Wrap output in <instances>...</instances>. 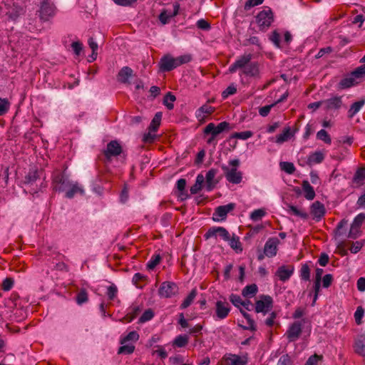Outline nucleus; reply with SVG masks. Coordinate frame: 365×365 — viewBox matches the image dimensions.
<instances>
[{"label": "nucleus", "mask_w": 365, "mask_h": 365, "mask_svg": "<svg viewBox=\"0 0 365 365\" xmlns=\"http://www.w3.org/2000/svg\"><path fill=\"white\" fill-rule=\"evenodd\" d=\"M192 60V57L189 54L180 56L176 58H173L170 55L163 56L159 61L160 70L163 72L170 71L175 68L189 63Z\"/></svg>", "instance_id": "1"}, {"label": "nucleus", "mask_w": 365, "mask_h": 365, "mask_svg": "<svg viewBox=\"0 0 365 365\" xmlns=\"http://www.w3.org/2000/svg\"><path fill=\"white\" fill-rule=\"evenodd\" d=\"M365 79V64H363L346 77L342 78L339 83V87L341 89L349 88L361 83Z\"/></svg>", "instance_id": "2"}, {"label": "nucleus", "mask_w": 365, "mask_h": 365, "mask_svg": "<svg viewBox=\"0 0 365 365\" xmlns=\"http://www.w3.org/2000/svg\"><path fill=\"white\" fill-rule=\"evenodd\" d=\"M41 21L46 22L53 18L56 14V7L50 0H43L38 11Z\"/></svg>", "instance_id": "3"}, {"label": "nucleus", "mask_w": 365, "mask_h": 365, "mask_svg": "<svg viewBox=\"0 0 365 365\" xmlns=\"http://www.w3.org/2000/svg\"><path fill=\"white\" fill-rule=\"evenodd\" d=\"M274 21L273 14L270 9L261 11L256 16V22L262 31H266Z\"/></svg>", "instance_id": "4"}, {"label": "nucleus", "mask_w": 365, "mask_h": 365, "mask_svg": "<svg viewBox=\"0 0 365 365\" xmlns=\"http://www.w3.org/2000/svg\"><path fill=\"white\" fill-rule=\"evenodd\" d=\"M273 307V299L269 295L262 294L256 301L255 310L257 313L267 314Z\"/></svg>", "instance_id": "5"}, {"label": "nucleus", "mask_w": 365, "mask_h": 365, "mask_svg": "<svg viewBox=\"0 0 365 365\" xmlns=\"http://www.w3.org/2000/svg\"><path fill=\"white\" fill-rule=\"evenodd\" d=\"M71 182L63 173H58L53 178V190L58 192H64L68 188Z\"/></svg>", "instance_id": "6"}, {"label": "nucleus", "mask_w": 365, "mask_h": 365, "mask_svg": "<svg viewBox=\"0 0 365 365\" xmlns=\"http://www.w3.org/2000/svg\"><path fill=\"white\" fill-rule=\"evenodd\" d=\"M122 152V146L115 140L107 144L106 148L103 150V155L106 161H110L113 158L120 155Z\"/></svg>", "instance_id": "7"}, {"label": "nucleus", "mask_w": 365, "mask_h": 365, "mask_svg": "<svg viewBox=\"0 0 365 365\" xmlns=\"http://www.w3.org/2000/svg\"><path fill=\"white\" fill-rule=\"evenodd\" d=\"M230 310L231 308L228 302L218 300L215 302L213 318L215 320H222L229 315Z\"/></svg>", "instance_id": "8"}, {"label": "nucleus", "mask_w": 365, "mask_h": 365, "mask_svg": "<svg viewBox=\"0 0 365 365\" xmlns=\"http://www.w3.org/2000/svg\"><path fill=\"white\" fill-rule=\"evenodd\" d=\"M252 58L251 53H245L239 56L236 61L229 67L230 73H235L237 70H243L247 66Z\"/></svg>", "instance_id": "9"}, {"label": "nucleus", "mask_w": 365, "mask_h": 365, "mask_svg": "<svg viewBox=\"0 0 365 365\" xmlns=\"http://www.w3.org/2000/svg\"><path fill=\"white\" fill-rule=\"evenodd\" d=\"M302 332V322L297 321L290 324L285 333V336L289 342H294L299 338Z\"/></svg>", "instance_id": "10"}, {"label": "nucleus", "mask_w": 365, "mask_h": 365, "mask_svg": "<svg viewBox=\"0 0 365 365\" xmlns=\"http://www.w3.org/2000/svg\"><path fill=\"white\" fill-rule=\"evenodd\" d=\"M158 292L161 297L170 298L178 293V287L173 282H164L161 284Z\"/></svg>", "instance_id": "11"}, {"label": "nucleus", "mask_w": 365, "mask_h": 365, "mask_svg": "<svg viewBox=\"0 0 365 365\" xmlns=\"http://www.w3.org/2000/svg\"><path fill=\"white\" fill-rule=\"evenodd\" d=\"M222 169L223 170L225 178L228 182L233 184H239L241 182L242 174L240 171H238L237 168H229L227 166L223 165Z\"/></svg>", "instance_id": "12"}, {"label": "nucleus", "mask_w": 365, "mask_h": 365, "mask_svg": "<svg viewBox=\"0 0 365 365\" xmlns=\"http://www.w3.org/2000/svg\"><path fill=\"white\" fill-rule=\"evenodd\" d=\"M220 237L223 240H229L230 233L222 227H210L205 235L206 240L212 237Z\"/></svg>", "instance_id": "13"}, {"label": "nucleus", "mask_w": 365, "mask_h": 365, "mask_svg": "<svg viewBox=\"0 0 365 365\" xmlns=\"http://www.w3.org/2000/svg\"><path fill=\"white\" fill-rule=\"evenodd\" d=\"M343 106L342 96H334L324 100V109L326 111L339 110Z\"/></svg>", "instance_id": "14"}, {"label": "nucleus", "mask_w": 365, "mask_h": 365, "mask_svg": "<svg viewBox=\"0 0 365 365\" xmlns=\"http://www.w3.org/2000/svg\"><path fill=\"white\" fill-rule=\"evenodd\" d=\"M235 207V203H229L225 205L217 207L213 214V220L215 221H220L225 220L227 213L234 210Z\"/></svg>", "instance_id": "15"}, {"label": "nucleus", "mask_w": 365, "mask_h": 365, "mask_svg": "<svg viewBox=\"0 0 365 365\" xmlns=\"http://www.w3.org/2000/svg\"><path fill=\"white\" fill-rule=\"evenodd\" d=\"M310 213L317 222L320 221L326 213V209L321 202L315 201L310 207Z\"/></svg>", "instance_id": "16"}, {"label": "nucleus", "mask_w": 365, "mask_h": 365, "mask_svg": "<svg viewBox=\"0 0 365 365\" xmlns=\"http://www.w3.org/2000/svg\"><path fill=\"white\" fill-rule=\"evenodd\" d=\"M180 4L178 2L173 4V11H169L164 9L159 15V20L163 24H167L171 18L176 16L179 13Z\"/></svg>", "instance_id": "17"}, {"label": "nucleus", "mask_w": 365, "mask_h": 365, "mask_svg": "<svg viewBox=\"0 0 365 365\" xmlns=\"http://www.w3.org/2000/svg\"><path fill=\"white\" fill-rule=\"evenodd\" d=\"M279 241L277 238L269 239L264 247V253L268 257H272L277 255V245Z\"/></svg>", "instance_id": "18"}, {"label": "nucleus", "mask_w": 365, "mask_h": 365, "mask_svg": "<svg viewBox=\"0 0 365 365\" xmlns=\"http://www.w3.org/2000/svg\"><path fill=\"white\" fill-rule=\"evenodd\" d=\"M294 270V268L292 265H283L277 269L276 275L279 277V280L286 282L291 277Z\"/></svg>", "instance_id": "19"}, {"label": "nucleus", "mask_w": 365, "mask_h": 365, "mask_svg": "<svg viewBox=\"0 0 365 365\" xmlns=\"http://www.w3.org/2000/svg\"><path fill=\"white\" fill-rule=\"evenodd\" d=\"M65 197L68 199H71L76 194L83 195L84 190L83 187L78 182L72 181L68 185V188L65 191Z\"/></svg>", "instance_id": "20"}, {"label": "nucleus", "mask_w": 365, "mask_h": 365, "mask_svg": "<svg viewBox=\"0 0 365 365\" xmlns=\"http://www.w3.org/2000/svg\"><path fill=\"white\" fill-rule=\"evenodd\" d=\"M243 74L252 78H259V64L257 62L250 61L247 66L243 70Z\"/></svg>", "instance_id": "21"}, {"label": "nucleus", "mask_w": 365, "mask_h": 365, "mask_svg": "<svg viewBox=\"0 0 365 365\" xmlns=\"http://www.w3.org/2000/svg\"><path fill=\"white\" fill-rule=\"evenodd\" d=\"M133 70L128 66L123 67L118 73V81L123 83L128 82L129 78L133 76Z\"/></svg>", "instance_id": "22"}, {"label": "nucleus", "mask_w": 365, "mask_h": 365, "mask_svg": "<svg viewBox=\"0 0 365 365\" xmlns=\"http://www.w3.org/2000/svg\"><path fill=\"white\" fill-rule=\"evenodd\" d=\"M354 349L358 354L365 356V334H361L356 337Z\"/></svg>", "instance_id": "23"}, {"label": "nucleus", "mask_w": 365, "mask_h": 365, "mask_svg": "<svg viewBox=\"0 0 365 365\" xmlns=\"http://www.w3.org/2000/svg\"><path fill=\"white\" fill-rule=\"evenodd\" d=\"M325 155L322 151H315L311 153L307 158V164L310 166L321 163L324 160Z\"/></svg>", "instance_id": "24"}, {"label": "nucleus", "mask_w": 365, "mask_h": 365, "mask_svg": "<svg viewBox=\"0 0 365 365\" xmlns=\"http://www.w3.org/2000/svg\"><path fill=\"white\" fill-rule=\"evenodd\" d=\"M226 361L230 365H246L247 359L245 356H240L237 354H230Z\"/></svg>", "instance_id": "25"}, {"label": "nucleus", "mask_w": 365, "mask_h": 365, "mask_svg": "<svg viewBox=\"0 0 365 365\" xmlns=\"http://www.w3.org/2000/svg\"><path fill=\"white\" fill-rule=\"evenodd\" d=\"M365 105V98H361L360 101L354 102L350 106L348 110V117L352 118Z\"/></svg>", "instance_id": "26"}, {"label": "nucleus", "mask_w": 365, "mask_h": 365, "mask_svg": "<svg viewBox=\"0 0 365 365\" xmlns=\"http://www.w3.org/2000/svg\"><path fill=\"white\" fill-rule=\"evenodd\" d=\"M215 110V108L209 105H203L200 108H198L196 111V117L198 120H204L206 117V115H210Z\"/></svg>", "instance_id": "27"}, {"label": "nucleus", "mask_w": 365, "mask_h": 365, "mask_svg": "<svg viewBox=\"0 0 365 365\" xmlns=\"http://www.w3.org/2000/svg\"><path fill=\"white\" fill-rule=\"evenodd\" d=\"M302 190L304 192V197L307 200H312L315 197L314 188L307 180H304L302 184Z\"/></svg>", "instance_id": "28"}, {"label": "nucleus", "mask_w": 365, "mask_h": 365, "mask_svg": "<svg viewBox=\"0 0 365 365\" xmlns=\"http://www.w3.org/2000/svg\"><path fill=\"white\" fill-rule=\"evenodd\" d=\"M38 172L36 170H30L25 178V184L26 186L31 187L38 179Z\"/></svg>", "instance_id": "29"}, {"label": "nucleus", "mask_w": 365, "mask_h": 365, "mask_svg": "<svg viewBox=\"0 0 365 365\" xmlns=\"http://www.w3.org/2000/svg\"><path fill=\"white\" fill-rule=\"evenodd\" d=\"M217 170L215 169H210V170H208V172L206 174V182H207V190H212L214 185H215V183L213 182V180L215 177V175H217Z\"/></svg>", "instance_id": "30"}, {"label": "nucleus", "mask_w": 365, "mask_h": 365, "mask_svg": "<svg viewBox=\"0 0 365 365\" xmlns=\"http://www.w3.org/2000/svg\"><path fill=\"white\" fill-rule=\"evenodd\" d=\"M205 181V178L202 174H199L196 178L195 183L190 187L192 194H197L202 189V185Z\"/></svg>", "instance_id": "31"}, {"label": "nucleus", "mask_w": 365, "mask_h": 365, "mask_svg": "<svg viewBox=\"0 0 365 365\" xmlns=\"http://www.w3.org/2000/svg\"><path fill=\"white\" fill-rule=\"evenodd\" d=\"M228 242L229 245L236 251V252H241L242 251V247L241 242H240V239L238 237L233 235L232 237H229V240H226Z\"/></svg>", "instance_id": "32"}, {"label": "nucleus", "mask_w": 365, "mask_h": 365, "mask_svg": "<svg viewBox=\"0 0 365 365\" xmlns=\"http://www.w3.org/2000/svg\"><path fill=\"white\" fill-rule=\"evenodd\" d=\"M354 182L358 185H362L365 183V168H359L356 170L354 176Z\"/></svg>", "instance_id": "33"}, {"label": "nucleus", "mask_w": 365, "mask_h": 365, "mask_svg": "<svg viewBox=\"0 0 365 365\" xmlns=\"http://www.w3.org/2000/svg\"><path fill=\"white\" fill-rule=\"evenodd\" d=\"M161 118L162 113L160 112L156 113L148 127V130L157 131L160 125Z\"/></svg>", "instance_id": "34"}, {"label": "nucleus", "mask_w": 365, "mask_h": 365, "mask_svg": "<svg viewBox=\"0 0 365 365\" xmlns=\"http://www.w3.org/2000/svg\"><path fill=\"white\" fill-rule=\"evenodd\" d=\"M258 291L257 286L255 284L246 286L242 292L244 297H253Z\"/></svg>", "instance_id": "35"}, {"label": "nucleus", "mask_w": 365, "mask_h": 365, "mask_svg": "<svg viewBox=\"0 0 365 365\" xmlns=\"http://www.w3.org/2000/svg\"><path fill=\"white\" fill-rule=\"evenodd\" d=\"M290 136V128L288 127L285 128L281 134L277 135L275 142L278 144H282L284 142L288 140Z\"/></svg>", "instance_id": "36"}, {"label": "nucleus", "mask_w": 365, "mask_h": 365, "mask_svg": "<svg viewBox=\"0 0 365 365\" xmlns=\"http://www.w3.org/2000/svg\"><path fill=\"white\" fill-rule=\"evenodd\" d=\"M196 295H197L196 289H192L190 292V294L187 295V297L184 299L182 303L181 304L180 308L183 309L188 307L192 304L193 300L195 299Z\"/></svg>", "instance_id": "37"}, {"label": "nucleus", "mask_w": 365, "mask_h": 365, "mask_svg": "<svg viewBox=\"0 0 365 365\" xmlns=\"http://www.w3.org/2000/svg\"><path fill=\"white\" fill-rule=\"evenodd\" d=\"M139 339V334L137 331H133L129 332L126 336L120 339V344H124L128 341H137Z\"/></svg>", "instance_id": "38"}, {"label": "nucleus", "mask_w": 365, "mask_h": 365, "mask_svg": "<svg viewBox=\"0 0 365 365\" xmlns=\"http://www.w3.org/2000/svg\"><path fill=\"white\" fill-rule=\"evenodd\" d=\"M299 277L302 280L309 281L310 279V268L307 264H303L299 270Z\"/></svg>", "instance_id": "39"}, {"label": "nucleus", "mask_w": 365, "mask_h": 365, "mask_svg": "<svg viewBox=\"0 0 365 365\" xmlns=\"http://www.w3.org/2000/svg\"><path fill=\"white\" fill-rule=\"evenodd\" d=\"M161 256L160 254H154L147 263L148 269H153L160 262Z\"/></svg>", "instance_id": "40"}, {"label": "nucleus", "mask_w": 365, "mask_h": 365, "mask_svg": "<svg viewBox=\"0 0 365 365\" xmlns=\"http://www.w3.org/2000/svg\"><path fill=\"white\" fill-rule=\"evenodd\" d=\"M289 212L304 220H307L309 217V215L306 212L299 210L294 205L289 206Z\"/></svg>", "instance_id": "41"}, {"label": "nucleus", "mask_w": 365, "mask_h": 365, "mask_svg": "<svg viewBox=\"0 0 365 365\" xmlns=\"http://www.w3.org/2000/svg\"><path fill=\"white\" fill-rule=\"evenodd\" d=\"M188 340L187 335H179L175 339L173 344L177 347H184L188 343Z\"/></svg>", "instance_id": "42"}, {"label": "nucleus", "mask_w": 365, "mask_h": 365, "mask_svg": "<svg viewBox=\"0 0 365 365\" xmlns=\"http://www.w3.org/2000/svg\"><path fill=\"white\" fill-rule=\"evenodd\" d=\"M317 138L324 141L325 143L330 145L331 143V139L330 135L328 134L327 130L322 129L317 133Z\"/></svg>", "instance_id": "43"}, {"label": "nucleus", "mask_w": 365, "mask_h": 365, "mask_svg": "<svg viewBox=\"0 0 365 365\" xmlns=\"http://www.w3.org/2000/svg\"><path fill=\"white\" fill-rule=\"evenodd\" d=\"M253 135V133L250 130L243 131V132H239V133H234L231 136L230 139L232 138H237L241 140H247L250 138H251Z\"/></svg>", "instance_id": "44"}, {"label": "nucleus", "mask_w": 365, "mask_h": 365, "mask_svg": "<svg viewBox=\"0 0 365 365\" xmlns=\"http://www.w3.org/2000/svg\"><path fill=\"white\" fill-rule=\"evenodd\" d=\"M10 103L7 98H0V116L5 115L10 108Z\"/></svg>", "instance_id": "45"}, {"label": "nucleus", "mask_w": 365, "mask_h": 365, "mask_svg": "<svg viewBox=\"0 0 365 365\" xmlns=\"http://www.w3.org/2000/svg\"><path fill=\"white\" fill-rule=\"evenodd\" d=\"M176 98L174 95L171 94V93H168L164 98V105L167 107L168 109L172 110L174 107L173 102L175 101Z\"/></svg>", "instance_id": "46"}, {"label": "nucleus", "mask_w": 365, "mask_h": 365, "mask_svg": "<svg viewBox=\"0 0 365 365\" xmlns=\"http://www.w3.org/2000/svg\"><path fill=\"white\" fill-rule=\"evenodd\" d=\"M135 350V346L132 344H124L118 351V354H130Z\"/></svg>", "instance_id": "47"}, {"label": "nucleus", "mask_w": 365, "mask_h": 365, "mask_svg": "<svg viewBox=\"0 0 365 365\" xmlns=\"http://www.w3.org/2000/svg\"><path fill=\"white\" fill-rule=\"evenodd\" d=\"M277 365H294V361L288 354H284L279 357Z\"/></svg>", "instance_id": "48"}, {"label": "nucleus", "mask_w": 365, "mask_h": 365, "mask_svg": "<svg viewBox=\"0 0 365 365\" xmlns=\"http://www.w3.org/2000/svg\"><path fill=\"white\" fill-rule=\"evenodd\" d=\"M280 168L288 174H292L295 171V167L292 163L281 162Z\"/></svg>", "instance_id": "49"}, {"label": "nucleus", "mask_w": 365, "mask_h": 365, "mask_svg": "<svg viewBox=\"0 0 365 365\" xmlns=\"http://www.w3.org/2000/svg\"><path fill=\"white\" fill-rule=\"evenodd\" d=\"M266 215V212L264 209L255 210L250 214V219L253 221H257L261 220Z\"/></svg>", "instance_id": "50"}, {"label": "nucleus", "mask_w": 365, "mask_h": 365, "mask_svg": "<svg viewBox=\"0 0 365 365\" xmlns=\"http://www.w3.org/2000/svg\"><path fill=\"white\" fill-rule=\"evenodd\" d=\"M204 133L206 135L210 134L212 135L213 136H217V135L220 134L215 128V123H210L206 125V127L204 129Z\"/></svg>", "instance_id": "51"}, {"label": "nucleus", "mask_w": 365, "mask_h": 365, "mask_svg": "<svg viewBox=\"0 0 365 365\" xmlns=\"http://www.w3.org/2000/svg\"><path fill=\"white\" fill-rule=\"evenodd\" d=\"M364 221H365V214L359 213L354 217V219L351 223V225H354V227L360 228L361 225L364 222Z\"/></svg>", "instance_id": "52"}, {"label": "nucleus", "mask_w": 365, "mask_h": 365, "mask_svg": "<svg viewBox=\"0 0 365 365\" xmlns=\"http://www.w3.org/2000/svg\"><path fill=\"white\" fill-rule=\"evenodd\" d=\"M229 299L232 304L236 307L240 308L242 304H243L242 302L244 300L237 294H232Z\"/></svg>", "instance_id": "53"}, {"label": "nucleus", "mask_w": 365, "mask_h": 365, "mask_svg": "<svg viewBox=\"0 0 365 365\" xmlns=\"http://www.w3.org/2000/svg\"><path fill=\"white\" fill-rule=\"evenodd\" d=\"M154 317L153 312L151 309L145 310L139 319L140 323H145L150 321Z\"/></svg>", "instance_id": "54"}, {"label": "nucleus", "mask_w": 365, "mask_h": 365, "mask_svg": "<svg viewBox=\"0 0 365 365\" xmlns=\"http://www.w3.org/2000/svg\"><path fill=\"white\" fill-rule=\"evenodd\" d=\"M323 359L322 356H319L317 354L309 357L304 365H317L319 361Z\"/></svg>", "instance_id": "55"}, {"label": "nucleus", "mask_w": 365, "mask_h": 365, "mask_svg": "<svg viewBox=\"0 0 365 365\" xmlns=\"http://www.w3.org/2000/svg\"><path fill=\"white\" fill-rule=\"evenodd\" d=\"M364 314V310L361 307H358L355 313H354V319L355 322L357 324H361V319Z\"/></svg>", "instance_id": "56"}, {"label": "nucleus", "mask_w": 365, "mask_h": 365, "mask_svg": "<svg viewBox=\"0 0 365 365\" xmlns=\"http://www.w3.org/2000/svg\"><path fill=\"white\" fill-rule=\"evenodd\" d=\"M118 293V289L115 285L112 284L107 289V296L110 300H113Z\"/></svg>", "instance_id": "57"}, {"label": "nucleus", "mask_w": 365, "mask_h": 365, "mask_svg": "<svg viewBox=\"0 0 365 365\" xmlns=\"http://www.w3.org/2000/svg\"><path fill=\"white\" fill-rule=\"evenodd\" d=\"M88 301V294L85 290L80 291L76 297V302L78 304H82Z\"/></svg>", "instance_id": "58"}, {"label": "nucleus", "mask_w": 365, "mask_h": 365, "mask_svg": "<svg viewBox=\"0 0 365 365\" xmlns=\"http://www.w3.org/2000/svg\"><path fill=\"white\" fill-rule=\"evenodd\" d=\"M237 92V88L235 85L229 86L222 93L224 98H227L229 96L234 95Z\"/></svg>", "instance_id": "59"}, {"label": "nucleus", "mask_w": 365, "mask_h": 365, "mask_svg": "<svg viewBox=\"0 0 365 365\" xmlns=\"http://www.w3.org/2000/svg\"><path fill=\"white\" fill-rule=\"evenodd\" d=\"M276 103H272L270 105H267L263 107L259 108V114L262 117H266L269 113L272 108H273Z\"/></svg>", "instance_id": "60"}, {"label": "nucleus", "mask_w": 365, "mask_h": 365, "mask_svg": "<svg viewBox=\"0 0 365 365\" xmlns=\"http://www.w3.org/2000/svg\"><path fill=\"white\" fill-rule=\"evenodd\" d=\"M364 245V242L362 241H356L352 242L351 247H350V251L351 253L356 254L359 252Z\"/></svg>", "instance_id": "61"}, {"label": "nucleus", "mask_w": 365, "mask_h": 365, "mask_svg": "<svg viewBox=\"0 0 365 365\" xmlns=\"http://www.w3.org/2000/svg\"><path fill=\"white\" fill-rule=\"evenodd\" d=\"M14 285V279L7 277L2 282V289L4 291H9Z\"/></svg>", "instance_id": "62"}, {"label": "nucleus", "mask_w": 365, "mask_h": 365, "mask_svg": "<svg viewBox=\"0 0 365 365\" xmlns=\"http://www.w3.org/2000/svg\"><path fill=\"white\" fill-rule=\"evenodd\" d=\"M155 132L156 131H150L149 130L148 133L144 134L143 138V142L146 143H153L156 137L155 134L153 133Z\"/></svg>", "instance_id": "63"}, {"label": "nucleus", "mask_w": 365, "mask_h": 365, "mask_svg": "<svg viewBox=\"0 0 365 365\" xmlns=\"http://www.w3.org/2000/svg\"><path fill=\"white\" fill-rule=\"evenodd\" d=\"M360 233V228L351 225V228L348 235V237L356 239Z\"/></svg>", "instance_id": "64"}]
</instances>
